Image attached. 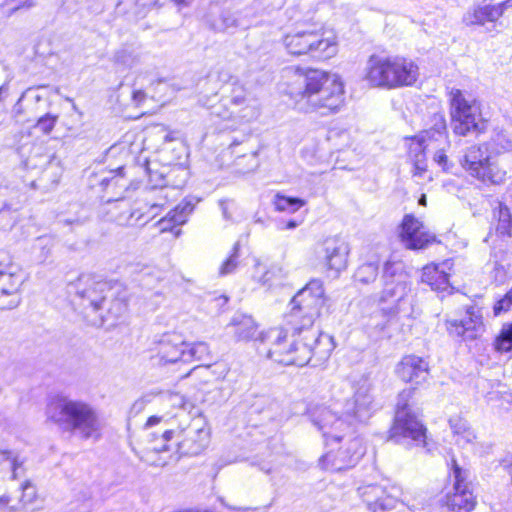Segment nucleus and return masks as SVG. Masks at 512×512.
<instances>
[{
  "label": "nucleus",
  "instance_id": "f8f14e48",
  "mask_svg": "<svg viewBox=\"0 0 512 512\" xmlns=\"http://www.w3.org/2000/svg\"><path fill=\"white\" fill-rule=\"evenodd\" d=\"M459 162L471 177L484 184L500 185L506 179V171L492 160L488 144L467 147Z\"/></svg>",
  "mask_w": 512,
  "mask_h": 512
},
{
  "label": "nucleus",
  "instance_id": "6e6552de",
  "mask_svg": "<svg viewBox=\"0 0 512 512\" xmlns=\"http://www.w3.org/2000/svg\"><path fill=\"white\" fill-rule=\"evenodd\" d=\"M256 15L257 11L243 6L242 0H215L208 4L203 22L216 33H234L251 27Z\"/></svg>",
  "mask_w": 512,
  "mask_h": 512
},
{
  "label": "nucleus",
  "instance_id": "c9c22d12",
  "mask_svg": "<svg viewBox=\"0 0 512 512\" xmlns=\"http://www.w3.org/2000/svg\"><path fill=\"white\" fill-rule=\"evenodd\" d=\"M42 97L36 92V90L29 88L24 91L14 105V112L17 115L22 114H33L36 112V104L41 101Z\"/></svg>",
  "mask_w": 512,
  "mask_h": 512
},
{
  "label": "nucleus",
  "instance_id": "a878e982",
  "mask_svg": "<svg viewBox=\"0 0 512 512\" xmlns=\"http://www.w3.org/2000/svg\"><path fill=\"white\" fill-rule=\"evenodd\" d=\"M476 506L473 491L449 490L438 501V512H471Z\"/></svg>",
  "mask_w": 512,
  "mask_h": 512
},
{
  "label": "nucleus",
  "instance_id": "8fccbe9b",
  "mask_svg": "<svg viewBox=\"0 0 512 512\" xmlns=\"http://www.w3.org/2000/svg\"><path fill=\"white\" fill-rule=\"evenodd\" d=\"M129 94L131 104L135 107H141L147 98L146 92L141 87H138L136 82L131 87Z\"/></svg>",
  "mask_w": 512,
  "mask_h": 512
},
{
  "label": "nucleus",
  "instance_id": "dca6fc26",
  "mask_svg": "<svg viewBox=\"0 0 512 512\" xmlns=\"http://www.w3.org/2000/svg\"><path fill=\"white\" fill-rule=\"evenodd\" d=\"M398 234L403 246L409 250H423L437 242L435 234L430 232L413 214L404 215Z\"/></svg>",
  "mask_w": 512,
  "mask_h": 512
},
{
  "label": "nucleus",
  "instance_id": "a19ab883",
  "mask_svg": "<svg viewBox=\"0 0 512 512\" xmlns=\"http://www.w3.org/2000/svg\"><path fill=\"white\" fill-rule=\"evenodd\" d=\"M240 248H241L240 242L237 241L233 245L229 256L227 257V259L225 261H223V263L221 264V266L219 268L220 276H226V275L232 274L236 271V269L238 268V266L240 264Z\"/></svg>",
  "mask_w": 512,
  "mask_h": 512
},
{
  "label": "nucleus",
  "instance_id": "de8ad7c7",
  "mask_svg": "<svg viewBox=\"0 0 512 512\" xmlns=\"http://www.w3.org/2000/svg\"><path fill=\"white\" fill-rule=\"evenodd\" d=\"M496 349L501 352H509L512 349V331L504 328L496 339Z\"/></svg>",
  "mask_w": 512,
  "mask_h": 512
},
{
  "label": "nucleus",
  "instance_id": "e433bc0d",
  "mask_svg": "<svg viewBox=\"0 0 512 512\" xmlns=\"http://www.w3.org/2000/svg\"><path fill=\"white\" fill-rule=\"evenodd\" d=\"M113 296L108 294L107 302L102 306L99 310H107V315H101V318L104 320L105 318H118L126 311V302L123 298L117 297L116 287H112Z\"/></svg>",
  "mask_w": 512,
  "mask_h": 512
},
{
  "label": "nucleus",
  "instance_id": "4c0bfd02",
  "mask_svg": "<svg viewBox=\"0 0 512 512\" xmlns=\"http://www.w3.org/2000/svg\"><path fill=\"white\" fill-rule=\"evenodd\" d=\"M214 114L220 116L223 119H228L230 116H234L235 118H239L244 122H250L256 119L259 116V110L256 105L251 103H246L238 107L237 109H232L230 115L222 114L219 109L220 107H215Z\"/></svg>",
  "mask_w": 512,
  "mask_h": 512
},
{
  "label": "nucleus",
  "instance_id": "b1692460",
  "mask_svg": "<svg viewBox=\"0 0 512 512\" xmlns=\"http://www.w3.org/2000/svg\"><path fill=\"white\" fill-rule=\"evenodd\" d=\"M157 0H109L101 8H95L96 13L102 12L105 8L113 7L116 16H123L129 20L143 18L154 7Z\"/></svg>",
  "mask_w": 512,
  "mask_h": 512
},
{
  "label": "nucleus",
  "instance_id": "39448f33",
  "mask_svg": "<svg viewBox=\"0 0 512 512\" xmlns=\"http://www.w3.org/2000/svg\"><path fill=\"white\" fill-rule=\"evenodd\" d=\"M419 77V67L410 58L403 56H380L373 54L365 67V80L372 86L397 89L412 86Z\"/></svg>",
  "mask_w": 512,
  "mask_h": 512
},
{
  "label": "nucleus",
  "instance_id": "052dcab7",
  "mask_svg": "<svg viewBox=\"0 0 512 512\" xmlns=\"http://www.w3.org/2000/svg\"><path fill=\"white\" fill-rule=\"evenodd\" d=\"M169 400L172 402L174 406L183 407L184 405V398L179 393H169L168 394Z\"/></svg>",
  "mask_w": 512,
  "mask_h": 512
},
{
  "label": "nucleus",
  "instance_id": "9b49d317",
  "mask_svg": "<svg viewBox=\"0 0 512 512\" xmlns=\"http://www.w3.org/2000/svg\"><path fill=\"white\" fill-rule=\"evenodd\" d=\"M451 126L456 135H479L487 129V122L482 118L480 108L474 100L467 99L461 90L452 89Z\"/></svg>",
  "mask_w": 512,
  "mask_h": 512
},
{
  "label": "nucleus",
  "instance_id": "774afa93",
  "mask_svg": "<svg viewBox=\"0 0 512 512\" xmlns=\"http://www.w3.org/2000/svg\"><path fill=\"white\" fill-rule=\"evenodd\" d=\"M37 241L42 247H47L50 245V240L45 237H40L37 239Z\"/></svg>",
  "mask_w": 512,
  "mask_h": 512
},
{
  "label": "nucleus",
  "instance_id": "3c124183",
  "mask_svg": "<svg viewBox=\"0 0 512 512\" xmlns=\"http://www.w3.org/2000/svg\"><path fill=\"white\" fill-rule=\"evenodd\" d=\"M230 101L233 109L246 104L245 91L241 86L234 87Z\"/></svg>",
  "mask_w": 512,
  "mask_h": 512
},
{
  "label": "nucleus",
  "instance_id": "58836bf2",
  "mask_svg": "<svg viewBox=\"0 0 512 512\" xmlns=\"http://www.w3.org/2000/svg\"><path fill=\"white\" fill-rule=\"evenodd\" d=\"M452 476L455 491H472L470 481V471L462 468L455 460H452Z\"/></svg>",
  "mask_w": 512,
  "mask_h": 512
},
{
  "label": "nucleus",
  "instance_id": "ddd939ff",
  "mask_svg": "<svg viewBox=\"0 0 512 512\" xmlns=\"http://www.w3.org/2000/svg\"><path fill=\"white\" fill-rule=\"evenodd\" d=\"M283 44L288 53L297 56L311 54L329 58L336 53L334 40L325 38L316 29H299L288 33L283 38Z\"/></svg>",
  "mask_w": 512,
  "mask_h": 512
},
{
  "label": "nucleus",
  "instance_id": "c756f323",
  "mask_svg": "<svg viewBox=\"0 0 512 512\" xmlns=\"http://www.w3.org/2000/svg\"><path fill=\"white\" fill-rule=\"evenodd\" d=\"M449 426L456 445L464 448L473 444L476 434L467 420L460 416H453L449 419Z\"/></svg>",
  "mask_w": 512,
  "mask_h": 512
},
{
  "label": "nucleus",
  "instance_id": "c85d7f7f",
  "mask_svg": "<svg viewBox=\"0 0 512 512\" xmlns=\"http://www.w3.org/2000/svg\"><path fill=\"white\" fill-rule=\"evenodd\" d=\"M147 55L136 44H124L116 49L112 56V63L119 69H133L145 63Z\"/></svg>",
  "mask_w": 512,
  "mask_h": 512
},
{
  "label": "nucleus",
  "instance_id": "4468645a",
  "mask_svg": "<svg viewBox=\"0 0 512 512\" xmlns=\"http://www.w3.org/2000/svg\"><path fill=\"white\" fill-rule=\"evenodd\" d=\"M69 294L80 299V305L99 311L107 302L108 294L113 296L112 286L109 282L92 274H82L68 285Z\"/></svg>",
  "mask_w": 512,
  "mask_h": 512
},
{
  "label": "nucleus",
  "instance_id": "13d9d810",
  "mask_svg": "<svg viewBox=\"0 0 512 512\" xmlns=\"http://www.w3.org/2000/svg\"><path fill=\"white\" fill-rule=\"evenodd\" d=\"M374 512H412L410 508H408L404 503L399 502L397 499V503L394 507L386 508V509H374Z\"/></svg>",
  "mask_w": 512,
  "mask_h": 512
},
{
  "label": "nucleus",
  "instance_id": "4be33fe9",
  "mask_svg": "<svg viewBox=\"0 0 512 512\" xmlns=\"http://www.w3.org/2000/svg\"><path fill=\"white\" fill-rule=\"evenodd\" d=\"M349 252V244L337 236L326 238L321 244L320 253L327 268L337 274L346 269Z\"/></svg>",
  "mask_w": 512,
  "mask_h": 512
},
{
  "label": "nucleus",
  "instance_id": "9d476101",
  "mask_svg": "<svg viewBox=\"0 0 512 512\" xmlns=\"http://www.w3.org/2000/svg\"><path fill=\"white\" fill-rule=\"evenodd\" d=\"M382 281L384 287L378 298L382 309L390 315L410 313L412 296L403 263L387 261L383 267Z\"/></svg>",
  "mask_w": 512,
  "mask_h": 512
},
{
  "label": "nucleus",
  "instance_id": "a211bd4d",
  "mask_svg": "<svg viewBox=\"0 0 512 512\" xmlns=\"http://www.w3.org/2000/svg\"><path fill=\"white\" fill-rule=\"evenodd\" d=\"M433 125L429 129L422 131L419 135L411 139L409 143V157L412 161L415 159L425 160V150L432 142H442L447 138L446 120L443 114L436 113L431 119Z\"/></svg>",
  "mask_w": 512,
  "mask_h": 512
},
{
  "label": "nucleus",
  "instance_id": "49530a36",
  "mask_svg": "<svg viewBox=\"0 0 512 512\" xmlns=\"http://www.w3.org/2000/svg\"><path fill=\"white\" fill-rule=\"evenodd\" d=\"M19 489L21 490V495L19 497V503L22 506H26L31 504L36 498V488L35 486L28 480L24 481Z\"/></svg>",
  "mask_w": 512,
  "mask_h": 512
},
{
  "label": "nucleus",
  "instance_id": "7c9ffc66",
  "mask_svg": "<svg viewBox=\"0 0 512 512\" xmlns=\"http://www.w3.org/2000/svg\"><path fill=\"white\" fill-rule=\"evenodd\" d=\"M421 280L435 291H448L451 287L449 284V275L443 270H439L437 265L431 264L423 268Z\"/></svg>",
  "mask_w": 512,
  "mask_h": 512
},
{
  "label": "nucleus",
  "instance_id": "20e7f679",
  "mask_svg": "<svg viewBox=\"0 0 512 512\" xmlns=\"http://www.w3.org/2000/svg\"><path fill=\"white\" fill-rule=\"evenodd\" d=\"M325 303L323 283L319 279L311 280L291 300L289 323L303 340H310L317 345H324L323 351H317L321 358L329 356L333 349L332 338L322 334L313 327L315 319Z\"/></svg>",
  "mask_w": 512,
  "mask_h": 512
},
{
  "label": "nucleus",
  "instance_id": "e2e57ef3",
  "mask_svg": "<svg viewBox=\"0 0 512 512\" xmlns=\"http://www.w3.org/2000/svg\"><path fill=\"white\" fill-rule=\"evenodd\" d=\"M497 6L498 7H501V15L503 16L505 11L512 7V0H505V1H502L500 3H497Z\"/></svg>",
  "mask_w": 512,
  "mask_h": 512
},
{
  "label": "nucleus",
  "instance_id": "7ed1b4c3",
  "mask_svg": "<svg viewBox=\"0 0 512 512\" xmlns=\"http://www.w3.org/2000/svg\"><path fill=\"white\" fill-rule=\"evenodd\" d=\"M45 415L48 422L58 430L82 440L97 439L101 433V421L95 407L83 400L64 396L49 399Z\"/></svg>",
  "mask_w": 512,
  "mask_h": 512
},
{
  "label": "nucleus",
  "instance_id": "0e129e2a",
  "mask_svg": "<svg viewBox=\"0 0 512 512\" xmlns=\"http://www.w3.org/2000/svg\"><path fill=\"white\" fill-rule=\"evenodd\" d=\"M298 222L295 220H290L286 222L283 226L279 227L281 230H289V229H295L298 226Z\"/></svg>",
  "mask_w": 512,
  "mask_h": 512
},
{
  "label": "nucleus",
  "instance_id": "cd10ccee",
  "mask_svg": "<svg viewBox=\"0 0 512 512\" xmlns=\"http://www.w3.org/2000/svg\"><path fill=\"white\" fill-rule=\"evenodd\" d=\"M502 17L501 7L497 4L473 5L462 17V23L467 27L484 26L487 22L495 23Z\"/></svg>",
  "mask_w": 512,
  "mask_h": 512
},
{
  "label": "nucleus",
  "instance_id": "864d4df0",
  "mask_svg": "<svg viewBox=\"0 0 512 512\" xmlns=\"http://www.w3.org/2000/svg\"><path fill=\"white\" fill-rule=\"evenodd\" d=\"M512 306V290L509 291L501 300L494 306V314L497 316L503 311H507Z\"/></svg>",
  "mask_w": 512,
  "mask_h": 512
},
{
  "label": "nucleus",
  "instance_id": "423d86ee",
  "mask_svg": "<svg viewBox=\"0 0 512 512\" xmlns=\"http://www.w3.org/2000/svg\"><path fill=\"white\" fill-rule=\"evenodd\" d=\"M292 337L294 339L287 345V334L281 328H271L266 332L259 334V340L265 344L269 343L270 347L267 350V357L273 361L286 366H305L312 358V355L320 357L317 351H323L324 345H317L310 340H303V335L298 334L292 327Z\"/></svg>",
  "mask_w": 512,
  "mask_h": 512
},
{
  "label": "nucleus",
  "instance_id": "603ef678",
  "mask_svg": "<svg viewBox=\"0 0 512 512\" xmlns=\"http://www.w3.org/2000/svg\"><path fill=\"white\" fill-rule=\"evenodd\" d=\"M34 4V0H0V6H10V11H16L20 8H29Z\"/></svg>",
  "mask_w": 512,
  "mask_h": 512
},
{
  "label": "nucleus",
  "instance_id": "09e8293b",
  "mask_svg": "<svg viewBox=\"0 0 512 512\" xmlns=\"http://www.w3.org/2000/svg\"><path fill=\"white\" fill-rule=\"evenodd\" d=\"M57 119L58 116L47 113L46 115L38 119L35 128L40 130L44 134H49L53 130L57 122Z\"/></svg>",
  "mask_w": 512,
  "mask_h": 512
},
{
  "label": "nucleus",
  "instance_id": "2eb2a0df",
  "mask_svg": "<svg viewBox=\"0 0 512 512\" xmlns=\"http://www.w3.org/2000/svg\"><path fill=\"white\" fill-rule=\"evenodd\" d=\"M337 449L330 450L320 460L324 469L339 472L354 467L365 454L363 441L359 437H350Z\"/></svg>",
  "mask_w": 512,
  "mask_h": 512
},
{
  "label": "nucleus",
  "instance_id": "bb28decb",
  "mask_svg": "<svg viewBox=\"0 0 512 512\" xmlns=\"http://www.w3.org/2000/svg\"><path fill=\"white\" fill-rule=\"evenodd\" d=\"M193 199L186 198L171 210L165 217L160 219L156 225L161 233L171 231L176 237L181 234V229L177 228L187 222L189 215L194 209Z\"/></svg>",
  "mask_w": 512,
  "mask_h": 512
},
{
  "label": "nucleus",
  "instance_id": "2f4dec72",
  "mask_svg": "<svg viewBox=\"0 0 512 512\" xmlns=\"http://www.w3.org/2000/svg\"><path fill=\"white\" fill-rule=\"evenodd\" d=\"M229 149L237 158L249 156L251 161L250 169H254L258 166V150H256L254 145L251 144L250 134L242 135L241 139L234 138L229 145Z\"/></svg>",
  "mask_w": 512,
  "mask_h": 512
},
{
  "label": "nucleus",
  "instance_id": "72a5a7b5",
  "mask_svg": "<svg viewBox=\"0 0 512 512\" xmlns=\"http://www.w3.org/2000/svg\"><path fill=\"white\" fill-rule=\"evenodd\" d=\"M493 217L497 220L496 232L502 237L512 236V215L510 209L502 202L493 208Z\"/></svg>",
  "mask_w": 512,
  "mask_h": 512
},
{
  "label": "nucleus",
  "instance_id": "bf43d9fd",
  "mask_svg": "<svg viewBox=\"0 0 512 512\" xmlns=\"http://www.w3.org/2000/svg\"><path fill=\"white\" fill-rule=\"evenodd\" d=\"M9 189L5 186H0V212L6 208L11 207V203L8 202L7 196L9 194Z\"/></svg>",
  "mask_w": 512,
  "mask_h": 512
},
{
  "label": "nucleus",
  "instance_id": "0eeeda50",
  "mask_svg": "<svg viewBox=\"0 0 512 512\" xmlns=\"http://www.w3.org/2000/svg\"><path fill=\"white\" fill-rule=\"evenodd\" d=\"M413 390H403L398 395L393 424L389 430L388 439L397 443L411 446H424L426 442V427L421 413L409 404Z\"/></svg>",
  "mask_w": 512,
  "mask_h": 512
},
{
  "label": "nucleus",
  "instance_id": "6ab92c4d",
  "mask_svg": "<svg viewBox=\"0 0 512 512\" xmlns=\"http://www.w3.org/2000/svg\"><path fill=\"white\" fill-rule=\"evenodd\" d=\"M445 326L451 337L473 340L483 331V319L480 308L469 306L461 319H446Z\"/></svg>",
  "mask_w": 512,
  "mask_h": 512
},
{
  "label": "nucleus",
  "instance_id": "c03bdc74",
  "mask_svg": "<svg viewBox=\"0 0 512 512\" xmlns=\"http://www.w3.org/2000/svg\"><path fill=\"white\" fill-rule=\"evenodd\" d=\"M487 144L488 148L491 147L497 153H501L512 148V140L503 130L494 132L490 142Z\"/></svg>",
  "mask_w": 512,
  "mask_h": 512
},
{
  "label": "nucleus",
  "instance_id": "412c9836",
  "mask_svg": "<svg viewBox=\"0 0 512 512\" xmlns=\"http://www.w3.org/2000/svg\"><path fill=\"white\" fill-rule=\"evenodd\" d=\"M357 492L372 512H374V509L394 507L397 503V498L402 494L400 487L396 485L384 487L375 484L360 486Z\"/></svg>",
  "mask_w": 512,
  "mask_h": 512
},
{
  "label": "nucleus",
  "instance_id": "aec40b11",
  "mask_svg": "<svg viewBox=\"0 0 512 512\" xmlns=\"http://www.w3.org/2000/svg\"><path fill=\"white\" fill-rule=\"evenodd\" d=\"M184 346L185 341L181 335L177 333L163 334L154 342L151 358L159 365L184 362Z\"/></svg>",
  "mask_w": 512,
  "mask_h": 512
},
{
  "label": "nucleus",
  "instance_id": "1a4fd4ad",
  "mask_svg": "<svg viewBox=\"0 0 512 512\" xmlns=\"http://www.w3.org/2000/svg\"><path fill=\"white\" fill-rule=\"evenodd\" d=\"M210 431L202 419L192 420L187 427L166 429L155 439L153 450L167 452L174 441L175 451L179 456H195L203 452L209 444Z\"/></svg>",
  "mask_w": 512,
  "mask_h": 512
},
{
  "label": "nucleus",
  "instance_id": "393cba45",
  "mask_svg": "<svg viewBox=\"0 0 512 512\" xmlns=\"http://www.w3.org/2000/svg\"><path fill=\"white\" fill-rule=\"evenodd\" d=\"M21 278L13 271H6L0 260V309H13L20 303L18 290L21 285Z\"/></svg>",
  "mask_w": 512,
  "mask_h": 512
},
{
  "label": "nucleus",
  "instance_id": "f257e3e1",
  "mask_svg": "<svg viewBox=\"0 0 512 512\" xmlns=\"http://www.w3.org/2000/svg\"><path fill=\"white\" fill-rule=\"evenodd\" d=\"M348 385L335 386L332 404L314 405L308 409L312 424L322 433L326 445L343 441L357 422L368 420L374 410L369 385L359 386L352 397L345 393Z\"/></svg>",
  "mask_w": 512,
  "mask_h": 512
},
{
  "label": "nucleus",
  "instance_id": "6e6d98bb",
  "mask_svg": "<svg viewBox=\"0 0 512 512\" xmlns=\"http://www.w3.org/2000/svg\"><path fill=\"white\" fill-rule=\"evenodd\" d=\"M433 159L444 171H450L452 165L449 163L448 157L443 150L436 151Z\"/></svg>",
  "mask_w": 512,
  "mask_h": 512
},
{
  "label": "nucleus",
  "instance_id": "5fc2aeb1",
  "mask_svg": "<svg viewBox=\"0 0 512 512\" xmlns=\"http://www.w3.org/2000/svg\"><path fill=\"white\" fill-rule=\"evenodd\" d=\"M412 162H413V170H412L413 176L418 177V178H424V176L427 172L426 159L425 160L415 159Z\"/></svg>",
  "mask_w": 512,
  "mask_h": 512
},
{
  "label": "nucleus",
  "instance_id": "f3484780",
  "mask_svg": "<svg viewBox=\"0 0 512 512\" xmlns=\"http://www.w3.org/2000/svg\"><path fill=\"white\" fill-rule=\"evenodd\" d=\"M24 475L23 462L16 452L11 450H0V510L8 508L15 511L17 506L10 505L11 497L6 493L5 484L7 481L19 479Z\"/></svg>",
  "mask_w": 512,
  "mask_h": 512
},
{
  "label": "nucleus",
  "instance_id": "37998d69",
  "mask_svg": "<svg viewBox=\"0 0 512 512\" xmlns=\"http://www.w3.org/2000/svg\"><path fill=\"white\" fill-rule=\"evenodd\" d=\"M378 275V266L375 263L369 262L362 264L355 272V279L363 284L373 282Z\"/></svg>",
  "mask_w": 512,
  "mask_h": 512
},
{
  "label": "nucleus",
  "instance_id": "69168bd1",
  "mask_svg": "<svg viewBox=\"0 0 512 512\" xmlns=\"http://www.w3.org/2000/svg\"><path fill=\"white\" fill-rule=\"evenodd\" d=\"M215 367L220 369L219 371H214V373L218 372L219 376H224L227 373L226 366L224 364H215Z\"/></svg>",
  "mask_w": 512,
  "mask_h": 512
},
{
  "label": "nucleus",
  "instance_id": "ea45409f",
  "mask_svg": "<svg viewBox=\"0 0 512 512\" xmlns=\"http://www.w3.org/2000/svg\"><path fill=\"white\" fill-rule=\"evenodd\" d=\"M307 6V2L303 1L297 6L287 9L286 14L289 21L297 26L307 25L313 18L311 11H307L306 13L303 11Z\"/></svg>",
  "mask_w": 512,
  "mask_h": 512
},
{
  "label": "nucleus",
  "instance_id": "79ce46f5",
  "mask_svg": "<svg viewBox=\"0 0 512 512\" xmlns=\"http://www.w3.org/2000/svg\"><path fill=\"white\" fill-rule=\"evenodd\" d=\"M305 201L297 197H287L277 194L274 199L276 210L294 213L304 206Z\"/></svg>",
  "mask_w": 512,
  "mask_h": 512
},
{
  "label": "nucleus",
  "instance_id": "473e14b6",
  "mask_svg": "<svg viewBox=\"0 0 512 512\" xmlns=\"http://www.w3.org/2000/svg\"><path fill=\"white\" fill-rule=\"evenodd\" d=\"M230 325L234 328V333L238 340L256 339L257 324L251 316L235 314Z\"/></svg>",
  "mask_w": 512,
  "mask_h": 512
},
{
  "label": "nucleus",
  "instance_id": "4d7b16f0",
  "mask_svg": "<svg viewBox=\"0 0 512 512\" xmlns=\"http://www.w3.org/2000/svg\"><path fill=\"white\" fill-rule=\"evenodd\" d=\"M220 208L222 210L223 217L227 220L232 219V213L231 210L235 208V203L232 200H221L220 201Z\"/></svg>",
  "mask_w": 512,
  "mask_h": 512
},
{
  "label": "nucleus",
  "instance_id": "a18cd8bd",
  "mask_svg": "<svg viewBox=\"0 0 512 512\" xmlns=\"http://www.w3.org/2000/svg\"><path fill=\"white\" fill-rule=\"evenodd\" d=\"M283 3V0H253V2L249 5H245V7L253 8L257 11L256 18L264 13L270 12L277 7H280Z\"/></svg>",
  "mask_w": 512,
  "mask_h": 512
},
{
  "label": "nucleus",
  "instance_id": "f704fd0d",
  "mask_svg": "<svg viewBox=\"0 0 512 512\" xmlns=\"http://www.w3.org/2000/svg\"><path fill=\"white\" fill-rule=\"evenodd\" d=\"M212 359L209 346L205 342L186 343L184 346V362H207Z\"/></svg>",
  "mask_w": 512,
  "mask_h": 512
},
{
  "label": "nucleus",
  "instance_id": "680f3d73",
  "mask_svg": "<svg viewBox=\"0 0 512 512\" xmlns=\"http://www.w3.org/2000/svg\"><path fill=\"white\" fill-rule=\"evenodd\" d=\"M163 420V417H160V416H151L148 418L147 422H146V427H152L156 424H159L161 421Z\"/></svg>",
  "mask_w": 512,
  "mask_h": 512
},
{
  "label": "nucleus",
  "instance_id": "5701e85b",
  "mask_svg": "<svg viewBox=\"0 0 512 512\" xmlns=\"http://www.w3.org/2000/svg\"><path fill=\"white\" fill-rule=\"evenodd\" d=\"M397 376L404 382L416 385L425 382L429 375V365L426 360L416 355H406L396 366Z\"/></svg>",
  "mask_w": 512,
  "mask_h": 512
},
{
  "label": "nucleus",
  "instance_id": "f03ea898",
  "mask_svg": "<svg viewBox=\"0 0 512 512\" xmlns=\"http://www.w3.org/2000/svg\"><path fill=\"white\" fill-rule=\"evenodd\" d=\"M294 78L290 84V94L300 111L318 112L326 116L339 112L343 107L344 84L337 74L297 68Z\"/></svg>",
  "mask_w": 512,
  "mask_h": 512
},
{
  "label": "nucleus",
  "instance_id": "338daca9",
  "mask_svg": "<svg viewBox=\"0 0 512 512\" xmlns=\"http://www.w3.org/2000/svg\"><path fill=\"white\" fill-rule=\"evenodd\" d=\"M113 180H116V176H113L111 178H108V177H103L101 180H100V184L103 186V187H107Z\"/></svg>",
  "mask_w": 512,
  "mask_h": 512
}]
</instances>
